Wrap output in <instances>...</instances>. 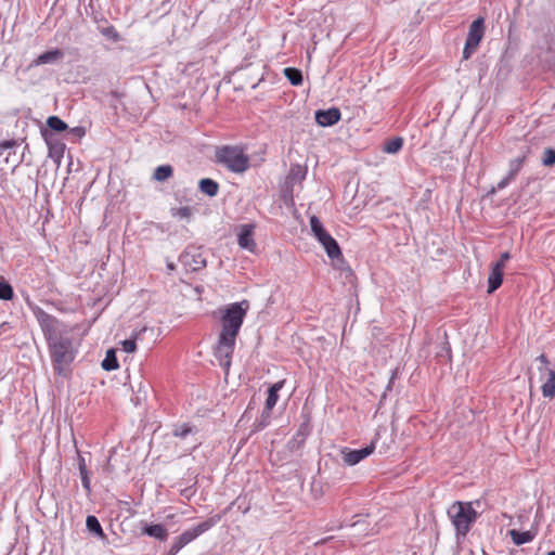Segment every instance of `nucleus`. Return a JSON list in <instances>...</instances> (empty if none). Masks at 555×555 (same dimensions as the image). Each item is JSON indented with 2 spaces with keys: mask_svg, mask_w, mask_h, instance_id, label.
Listing matches in <instances>:
<instances>
[{
  "mask_svg": "<svg viewBox=\"0 0 555 555\" xmlns=\"http://www.w3.org/2000/svg\"><path fill=\"white\" fill-rule=\"evenodd\" d=\"M248 309L249 302L247 300L233 302L220 309L221 331L215 356L220 365L227 370L230 367L235 340Z\"/></svg>",
  "mask_w": 555,
  "mask_h": 555,
  "instance_id": "obj_1",
  "label": "nucleus"
},
{
  "mask_svg": "<svg viewBox=\"0 0 555 555\" xmlns=\"http://www.w3.org/2000/svg\"><path fill=\"white\" fill-rule=\"evenodd\" d=\"M31 310L49 341L53 360L57 364L73 361L74 350L72 341L64 337L68 333L67 327L61 324L54 317L44 312L40 307L33 306Z\"/></svg>",
  "mask_w": 555,
  "mask_h": 555,
  "instance_id": "obj_2",
  "label": "nucleus"
},
{
  "mask_svg": "<svg viewBox=\"0 0 555 555\" xmlns=\"http://www.w3.org/2000/svg\"><path fill=\"white\" fill-rule=\"evenodd\" d=\"M449 515L459 535L464 537L477 519V512L470 502H455L449 508Z\"/></svg>",
  "mask_w": 555,
  "mask_h": 555,
  "instance_id": "obj_3",
  "label": "nucleus"
},
{
  "mask_svg": "<svg viewBox=\"0 0 555 555\" xmlns=\"http://www.w3.org/2000/svg\"><path fill=\"white\" fill-rule=\"evenodd\" d=\"M217 160L229 170L242 173L249 167V158L238 146H223L217 152Z\"/></svg>",
  "mask_w": 555,
  "mask_h": 555,
  "instance_id": "obj_4",
  "label": "nucleus"
},
{
  "mask_svg": "<svg viewBox=\"0 0 555 555\" xmlns=\"http://www.w3.org/2000/svg\"><path fill=\"white\" fill-rule=\"evenodd\" d=\"M310 229L314 237L318 242L323 246L327 256L331 259H337L341 256L340 248L337 242L332 237V235L324 229L322 222L318 217L311 216L310 220Z\"/></svg>",
  "mask_w": 555,
  "mask_h": 555,
  "instance_id": "obj_5",
  "label": "nucleus"
},
{
  "mask_svg": "<svg viewBox=\"0 0 555 555\" xmlns=\"http://www.w3.org/2000/svg\"><path fill=\"white\" fill-rule=\"evenodd\" d=\"M538 371L540 374V382L542 395L545 398H555V370L550 367V362L544 354L537 358Z\"/></svg>",
  "mask_w": 555,
  "mask_h": 555,
  "instance_id": "obj_6",
  "label": "nucleus"
},
{
  "mask_svg": "<svg viewBox=\"0 0 555 555\" xmlns=\"http://www.w3.org/2000/svg\"><path fill=\"white\" fill-rule=\"evenodd\" d=\"M216 524V520L210 518L207 519L199 525L195 526L194 528H191L189 530H185L182 532L179 537H177L170 548V553L177 554L182 547H184L186 544L195 540L197 537L209 530L214 525Z\"/></svg>",
  "mask_w": 555,
  "mask_h": 555,
  "instance_id": "obj_7",
  "label": "nucleus"
},
{
  "mask_svg": "<svg viewBox=\"0 0 555 555\" xmlns=\"http://www.w3.org/2000/svg\"><path fill=\"white\" fill-rule=\"evenodd\" d=\"M485 36V21L482 17L475 20L468 29L466 43L463 50V57L465 60L469 59L470 55L478 48L480 41Z\"/></svg>",
  "mask_w": 555,
  "mask_h": 555,
  "instance_id": "obj_8",
  "label": "nucleus"
},
{
  "mask_svg": "<svg viewBox=\"0 0 555 555\" xmlns=\"http://www.w3.org/2000/svg\"><path fill=\"white\" fill-rule=\"evenodd\" d=\"M375 450V443L372 442L367 447L360 450H352L349 448H344L340 450V455L344 463L348 466H353L370 456Z\"/></svg>",
  "mask_w": 555,
  "mask_h": 555,
  "instance_id": "obj_9",
  "label": "nucleus"
},
{
  "mask_svg": "<svg viewBox=\"0 0 555 555\" xmlns=\"http://www.w3.org/2000/svg\"><path fill=\"white\" fill-rule=\"evenodd\" d=\"M181 262L193 271L205 267L206 261L197 249H188L180 256Z\"/></svg>",
  "mask_w": 555,
  "mask_h": 555,
  "instance_id": "obj_10",
  "label": "nucleus"
},
{
  "mask_svg": "<svg viewBox=\"0 0 555 555\" xmlns=\"http://www.w3.org/2000/svg\"><path fill=\"white\" fill-rule=\"evenodd\" d=\"M254 227L250 224H243L240 228L238 232V245L241 248L246 249L248 251H254L256 249V242L253 237Z\"/></svg>",
  "mask_w": 555,
  "mask_h": 555,
  "instance_id": "obj_11",
  "label": "nucleus"
},
{
  "mask_svg": "<svg viewBox=\"0 0 555 555\" xmlns=\"http://www.w3.org/2000/svg\"><path fill=\"white\" fill-rule=\"evenodd\" d=\"M340 119V112L338 108H330L326 111H318L315 113V120L322 127L335 125Z\"/></svg>",
  "mask_w": 555,
  "mask_h": 555,
  "instance_id": "obj_12",
  "label": "nucleus"
},
{
  "mask_svg": "<svg viewBox=\"0 0 555 555\" xmlns=\"http://www.w3.org/2000/svg\"><path fill=\"white\" fill-rule=\"evenodd\" d=\"M503 264L494 263L488 278V293L491 294L498 289L503 281Z\"/></svg>",
  "mask_w": 555,
  "mask_h": 555,
  "instance_id": "obj_13",
  "label": "nucleus"
},
{
  "mask_svg": "<svg viewBox=\"0 0 555 555\" xmlns=\"http://www.w3.org/2000/svg\"><path fill=\"white\" fill-rule=\"evenodd\" d=\"M142 534L149 535L158 541H166L168 538L167 529L159 524H145L142 528Z\"/></svg>",
  "mask_w": 555,
  "mask_h": 555,
  "instance_id": "obj_14",
  "label": "nucleus"
},
{
  "mask_svg": "<svg viewBox=\"0 0 555 555\" xmlns=\"http://www.w3.org/2000/svg\"><path fill=\"white\" fill-rule=\"evenodd\" d=\"M63 57V52L59 49L44 52L40 54L36 60L33 62V66H39L43 64L54 63Z\"/></svg>",
  "mask_w": 555,
  "mask_h": 555,
  "instance_id": "obj_15",
  "label": "nucleus"
},
{
  "mask_svg": "<svg viewBox=\"0 0 555 555\" xmlns=\"http://www.w3.org/2000/svg\"><path fill=\"white\" fill-rule=\"evenodd\" d=\"M283 388V382H278L273 384L268 391V397L266 400V411L270 412L279 400V391Z\"/></svg>",
  "mask_w": 555,
  "mask_h": 555,
  "instance_id": "obj_16",
  "label": "nucleus"
},
{
  "mask_svg": "<svg viewBox=\"0 0 555 555\" xmlns=\"http://www.w3.org/2000/svg\"><path fill=\"white\" fill-rule=\"evenodd\" d=\"M403 146V139L401 137L392 138L386 141L383 145V152L386 154H397Z\"/></svg>",
  "mask_w": 555,
  "mask_h": 555,
  "instance_id": "obj_17",
  "label": "nucleus"
},
{
  "mask_svg": "<svg viewBox=\"0 0 555 555\" xmlns=\"http://www.w3.org/2000/svg\"><path fill=\"white\" fill-rule=\"evenodd\" d=\"M509 535L516 545H521L532 541L534 534L530 531L511 530Z\"/></svg>",
  "mask_w": 555,
  "mask_h": 555,
  "instance_id": "obj_18",
  "label": "nucleus"
},
{
  "mask_svg": "<svg viewBox=\"0 0 555 555\" xmlns=\"http://www.w3.org/2000/svg\"><path fill=\"white\" fill-rule=\"evenodd\" d=\"M218 189V184L210 179H202L199 182V190L209 196H215Z\"/></svg>",
  "mask_w": 555,
  "mask_h": 555,
  "instance_id": "obj_19",
  "label": "nucleus"
},
{
  "mask_svg": "<svg viewBox=\"0 0 555 555\" xmlns=\"http://www.w3.org/2000/svg\"><path fill=\"white\" fill-rule=\"evenodd\" d=\"M118 362L116 360L115 351L113 349L106 352L105 359L102 361V367L105 371H114L118 369Z\"/></svg>",
  "mask_w": 555,
  "mask_h": 555,
  "instance_id": "obj_20",
  "label": "nucleus"
},
{
  "mask_svg": "<svg viewBox=\"0 0 555 555\" xmlns=\"http://www.w3.org/2000/svg\"><path fill=\"white\" fill-rule=\"evenodd\" d=\"M172 175V167L169 165L158 166L153 173L156 181H165Z\"/></svg>",
  "mask_w": 555,
  "mask_h": 555,
  "instance_id": "obj_21",
  "label": "nucleus"
},
{
  "mask_svg": "<svg viewBox=\"0 0 555 555\" xmlns=\"http://www.w3.org/2000/svg\"><path fill=\"white\" fill-rule=\"evenodd\" d=\"M171 216L180 220H190L192 209L189 206H180L171 208Z\"/></svg>",
  "mask_w": 555,
  "mask_h": 555,
  "instance_id": "obj_22",
  "label": "nucleus"
},
{
  "mask_svg": "<svg viewBox=\"0 0 555 555\" xmlns=\"http://www.w3.org/2000/svg\"><path fill=\"white\" fill-rule=\"evenodd\" d=\"M284 74L293 86H299L302 82L301 72L296 68L287 67Z\"/></svg>",
  "mask_w": 555,
  "mask_h": 555,
  "instance_id": "obj_23",
  "label": "nucleus"
},
{
  "mask_svg": "<svg viewBox=\"0 0 555 555\" xmlns=\"http://www.w3.org/2000/svg\"><path fill=\"white\" fill-rule=\"evenodd\" d=\"M86 526L89 531L95 533L99 537H103V529L95 516H88L86 520Z\"/></svg>",
  "mask_w": 555,
  "mask_h": 555,
  "instance_id": "obj_24",
  "label": "nucleus"
},
{
  "mask_svg": "<svg viewBox=\"0 0 555 555\" xmlns=\"http://www.w3.org/2000/svg\"><path fill=\"white\" fill-rule=\"evenodd\" d=\"M48 126L55 131H64L67 129V125L56 116H51L47 120Z\"/></svg>",
  "mask_w": 555,
  "mask_h": 555,
  "instance_id": "obj_25",
  "label": "nucleus"
},
{
  "mask_svg": "<svg viewBox=\"0 0 555 555\" xmlns=\"http://www.w3.org/2000/svg\"><path fill=\"white\" fill-rule=\"evenodd\" d=\"M102 35L105 36L107 39L117 42L120 40L119 34L116 31V29L113 26L105 27L101 30Z\"/></svg>",
  "mask_w": 555,
  "mask_h": 555,
  "instance_id": "obj_26",
  "label": "nucleus"
},
{
  "mask_svg": "<svg viewBox=\"0 0 555 555\" xmlns=\"http://www.w3.org/2000/svg\"><path fill=\"white\" fill-rule=\"evenodd\" d=\"M306 168L301 167V166H296V167H292L291 169V178L293 180H297V181H302L306 177Z\"/></svg>",
  "mask_w": 555,
  "mask_h": 555,
  "instance_id": "obj_27",
  "label": "nucleus"
},
{
  "mask_svg": "<svg viewBox=\"0 0 555 555\" xmlns=\"http://www.w3.org/2000/svg\"><path fill=\"white\" fill-rule=\"evenodd\" d=\"M13 296V289L11 285L4 282H0V299L9 300Z\"/></svg>",
  "mask_w": 555,
  "mask_h": 555,
  "instance_id": "obj_28",
  "label": "nucleus"
},
{
  "mask_svg": "<svg viewBox=\"0 0 555 555\" xmlns=\"http://www.w3.org/2000/svg\"><path fill=\"white\" fill-rule=\"evenodd\" d=\"M522 166V159L521 158H515L509 164V178L514 179L517 172L520 170Z\"/></svg>",
  "mask_w": 555,
  "mask_h": 555,
  "instance_id": "obj_29",
  "label": "nucleus"
},
{
  "mask_svg": "<svg viewBox=\"0 0 555 555\" xmlns=\"http://www.w3.org/2000/svg\"><path fill=\"white\" fill-rule=\"evenodd\" d=\"M543 165L545 166H552L555 164V151L552 149H547L543 153Z\"/></svg>",
  "mask_w": 555,
  "mask_h": 555,
  "instance_id": "obj_30",
  "label": "nucleus"
},
{
  "mask_svg": "<svg viewBox=\"0 0 555 555\" xmlns=\"http://www.w3.org/2000/svg\"><path fill=\"white\" fill-rule=\"evenodd\" d=\"M121 348L127 353H133L137 349L135 340L133 339H126L121 343Z\"/></svg>",
  "mask_w": 555,
  "mask_h": 555,
  "instance_id": "obj_31",
  "label": "nucleus"
},
{
  "mask_svg": "<svg viewBox=\"0 0 555 555\" xmlns=\"http://www.w3.org/2000/svg\"><path fill=\"white\" fill-rule=\"evenodd\" d=\"M191 427L186 426V425H183L181 426L180 428L176 429L175 431V435L176 436H180V437H184L186 436L188 434L191 433Z\"/></svg>",
  "mask_w": 555,
  "mask_h": 555,
  "instance_id": "obj_32",
  "label": "nucleus"
},
{
  "mask_svg": "<svg viewBox=\"0 0 555 555\" xmlns=\"http://www.w3.org/2000/svg\"><path fill=\"white\" fill-rule=\"evenodd\" d=\"M81 476V481H82V486L83 488L90 492V478H89V475L88 473H83L80 475Z\"/></svg>",
  "mask_w": 555,
  "mask_h": 555,
  "instance_id": "obj_33",
  "label": "nucleus"
},
{
  "mask_svg": "<svg viewBox=\"0 0 555 555\" xmlns=\"http://www.w3.org/2000/svg\"><path fill=\"white\" fill-rule=\"evenodd\" d=\"M78 462H79V473H80V475L83 474V473H88L87 467H86L85 459L82 456H79Z\"/></svg>",
  "mask_w": 555,
  "mask_h": 555,
  "instance_id": "obj_34",
  "label": "nucleus"
},
{
  "mask_svg": "<svg viewBox=\"0 0 555 555\" xmlns=\"http://www.w3.org/2000/svg\"><path fill=\"white\" fill-rule=\"evenodd\" d=\"M16 142L11 140V141H4L2 143H0V149L1 150H7V149H11L13 146H15Z\"/></svg>",
  "mask_w": 555,
  "mask_h": 555,
  "instance_id": "obj_35",
  "label": "nucleus"
},
{
  "mask_svg": "<svg viewBox=\"0 0 555 555\" xmlns=\"http://www.w3.org/2000/svg\"><path fill=\"white\" fill-rule=\"evenodd\" d=\"M512 179L509 178V173L507 175V177H505L503 180H501L499 183H498V188L499 189H504L511 181Z\"/></svg>",
  "mask_w": 555,
  "mask_h": 555,
  "instance_id": "obj_36",
  "label": "nucleus"
},
{
  "mask_svg": "<svg viewBox=\"0 0 555 555\" xmlns=\"http://www.w3.org/2000/svg\"><path fill=\"white\" fill-rule=\"evenodd\" d=\"M509 254L508 253H503L501 255V258L500 260L496 262V263H502L503 264V268L505 267V262L509 259Z\"/></svg>",
  "mask_w": 555,
  "mask_h": 555,
  "instance_id": "obj_37",
  "label": "nucleus"
},
{
  "mask_svg": "<svg viewBox=\"0 0 555 555\" xmlns=\"http://www.w3.org/2000/svg\"><path fill=\"white\" fill-rule=\"evenodd\" d=\"M73 131L75 133H77L78 135H82L83 134V130L81 128H74Z\"/></svg>",
  "mask_w": 555,
  "mask_h": 555,
  "instance_id": "obj_38",
  "label": "nucleus"
},
{
  "mask_svg": "<svg viewBox=\"0 0 555 555\" xmlns=\"http://www.w3.org/2000/svg\"><path fill=\"white\" fill-rule=\"evenodd\" d=\"M168 268H169L170 270H173L175 266H173V264H168Z\"/></svg>",
  "mask_w": 555,
  "mask_h": 555,
  "instance_id": "obj_39",
  "label": "nucleus"
},
{
  "mask_svg": "<svg viewBox=\"0 0 555 555\" xmlns=\"http://www.w3.org/2000/svg\"><path fill=\"white\" fill-rule=\"evenodd\" d=\"M547 555H555V551L550 552Z\"/></svg>",
  "mask_w": 555,
  "mask_h": 555,
  "instance_id": "obj_40",
  "label": "nucleus"
}]
</instances>
